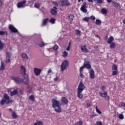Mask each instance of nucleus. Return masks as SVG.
I'll return each mask as SVG.
<instances>
[{
	"mask_svg": "<svg viewBox=\"0 0 125 125\" xmlns=\"http://www.w3.org/2000/svg\"><path fill=\"white\" fill-rule=\"evenodd\" d=\"M6 63H9V62H10V59H8L6 61Z\"/></svg>",
	"mask_w": 125,
	"mask_h": 125,
	"instance_id": "bf43d9fd",
	"label": "nucleus"
},
{
	"mask_svg": "<svg viewBox=\"0 0 125 125\" xmlns=\"http://www.w3.org/2000/svg\"><path fill=\"white\" fill-rule=\"evenodd\" d=\"M54 81L55 82H57V81H58V78L57 77H56V78H55L54 79Z\"/></svg>",
	"mask_w": 125,
	"mask_h": 125,
	"instance_id": "0e129e2a",
	"label": "nucleus"
},
{
	"mask_svg": "<svg viewBox=\"0 0 125 125\" xmlns=\"http://www.w3.org/2000/svg\"><path fill=\"white\" fill-rule=\"evenodd\" d=\"M21 73H22L24 76V81H25V83H26V84H28V83H29V77H28V75L26 74V68H25V66L21 65Z\"/></svg>",
	"mask_w": 125,
	"mask_h": 125,
	"instance_id": "7ed1b4c3",
	"label": "nucleus"
},
{
	"mask_svg": "<svg viewBox=\"0 0 125 125\" xmlns=\"http://www.w3.org/2000/svg\"><path fill=\"white\" fill-rule=\"evenodd\" d=\"M52 4L53 5H55V6H58V3H57V2H56V1H53Z\"/></svg>",
	"mask_w": 125,
	"mask_h": 125,
	"instance_id": "de8ad7c7",
	"label": "nucleus"
},
{
	"mask_svg": "<svg viewBox=\"0 0 125 125\" xmlns=\"http://www.w3.org/2000/svg\"><path fill=\"white\" fill-rule=\"evenodd\" d=\"M40 4L39 3H36L35 4H34V7H35L36 8H40Z\"/></svg>",
	"mask_w": 125,
	"mask_h": 125,
	"instance_id": "4c0bfd02",
	"label": "nucleus"
},
{
	"mask_svg": "<svg viewBox=\"0 0 125 125\" xmlns=\"http://www.w3.org/2000/svg\"><path fill=\"white\" fill-rule=\"evenodd\" d=\"M75 33L77 36H80V35H81V31H80L79 30H76Z\"/></svg>",
	"mask_w": 125,
	"mask_h": 125,
	"instance_id": "79ce46f5",
	"label": "nucleus"
},
{
	"mask_svg": "<svg viewBox=\"0 0 125 125\" xmlns=\"http://www.w3.org/2000/svg\"><path fill=\"white\" fill-rule=\"evenodd\" d=\"M87 6H86V2H83V4L81 5L80 8L81 11H82L83 13H86L87 12Z\"/></svg>",
	"mask_w": 125,
	"mask_h": 125,
	"instance_id": "6e6552de",
	"label": "nucleus"
},
{
	"mask_svg": "<svg viewBox=\"0 0 125 125\" xmlns=\"http://www.w3.org/2000/svg\"><path fill=\"white\" fill-rule=\"evenodd\" d=\"M27 2V0H23V1H20L17 4V6L18 8H24L26 5V3Z\"/></svg>",
	"mask_w": 125,
	"mask_h": 125,
	"instance_id": "423d86ee",
	"label": "nucleus"
},
{
	"mask_svg": "<svg viewBox=\"0 0 125 125\" xmlns=\"http://www.w3.org/2000/svg\"><path fill=\"white\" fill-rule=\"evenodd\" d=\"M50 13L52 15H56L57 14V8L54 7L51 10Z\"/></svg>",
	"mask_w": 125,
	"mask_h": 125,
	"instance_id": "ddd939ff",
	"label": "nucleus"
},
{
	"mask_svg": "<svg viewBox=\"0 0 125 125\" xmlns=\"http://www.w3.org/2000/svg\"><path fill=\"white\" fill-rule=\"evenodd\" d=\"M89 2H93V0H87Z\"/></svg>",
	"mask_w": 125,
	"mask_h": 125,
	"instance_id": "338daca9",
	"label": "nucleus"
},
{
	"mask_svg": "<svg viewBox=\"0 0 125 125\" xmlns=\"http://www.w3.org/2000/svg\"><path fill=\"white\" fill-rule=\"evenodd\" d=\"M90 106H91V104H90V103H88V104H87V107H90Z\"/></svg>",
	"mask_w": 125,
	"mask_h": 125,
	"instance_id": "052dcab7",
	"label": "nucleus"
},
{
	"mask_svg": "<svg viewBox=\"0 0 125 125\" xmlns=\"http://www.w3.org/2000/svg\"><path fill=\"white\" fill-rule=\"evenodd\" d=\"M101 88L102 89H105L106 88V87H105V86L104 85H102Z\"/></svg>",
	"mask_w": 125,
	"mask_h": 125,
	"instance_id": "13d9d810",
	"label": "nucleus"
},
{
	"mask_svg": "<svg viewBox=\"0 0 125 125\" xmlns=\"http://www.w3.org/2000/svg\"><path fill=\"white\" fill-rule=\"evenodd\" d=\"M106 1L108 3H110V2H112V0H106Z\"/></svg>",
	"mask_w": 125,
	"mask_h": 125,
	"instance_id": "680f3d73",
	"label": "nucleus"
},
{
	"mask_svg": "<svg viewBox=\"0 0 125 125\" xmlns=\"http://www.w3.org/2000/svg\"><path fill=\"white\" fill-rule=\"evenodd\" d=\"M96 125H102V122L101 121H97L96 123Z\"/></svg>",
	"mask_w": 125,
	"mask_h": 125,
	"instance_id": "3c124183",
	"label": "nucleus"
},
{
	"mask_svg": "<svg viewBox=\"0 0 125 125\" xmlns=\"http://www.w3.org/2000/svg\"><path fill=\"white\" fill-rule=\"evenodd\" d=\"M12 117L13 119H17V118L18 117V116L17 115V114L16 113V112H15V111H13L12 112Z\"/></svg>",
	"mask_w": 125,
	"mask_h": 125,
	"instance_id": "393cba45",
	"label": "nucleus"
},
{
	"mask_svg": "<svg viewBox=\"0 0 125 125\" xmlns=\"http://www.w3.org/2000/svg\"><path fill=\"white\" fill-rule=\"evenodd\" d=\"M52 107L55 108V111L57 113H61L62 109L59 105V102L55 100L54 99H52Z\"/></svg>",
	"mask_w": 125,
	"mask_h": 125,
	"instance_id": "f257e3e1",
	"label": "nucleus"
},
{
	"mask_svg": "<svg viewBox=\"0 0 125 125\" xmlns=\"http://www.w3.org/2000/svg\"><path fill=\"white\" fill-rule=\"evenodd\" d=\"M74 15L70 14L68 16V19L69 20L70 23L73 22V19H74Z\"/></svg>",
	"mask_w": 125,
	"mask_h": 125,
	"instance_id": "412c9836",
	"label": "nucleus"
},
{
	"mask_svg": "<svg viewBox=\"0 0 125 125\" xmlns=\"http://www.w3.org/2000/svg\"><path fill=\"white\" fill-rule=\"evenodd\" d=\"M69 66V62L67 60H64L62 62L61 65V69L62 72L65 71Z\"/></svg>",
	"mask_w": 125,
	"mask_h": 125,
	"instance_id": "20e7f679",
	"label": "nucleus"
},
{
	"mask_svg": "<svg viewBox=\"0 0 125 125\" xmlns=\"http://www.w3.org/2000/svg\"><path fill=\"white\" fill-rule=\"evenodd\" d=\"M89 74L90 79H93L94 77H95V73L94 72V70L92 68L90 69L89 71Z\"/></svg>",
	"mask_w": 125,
	"mask_h": 125,
	"instance_id": "9b49d317",
	"label": "nucleus"
},
{
	"mask_svg": "<svg viewBox=\"0 0 125 125\" xmlns=\"http://www.w3.org/2000/svg\"><path fill=\"white\" fill-rule=\"evenodd\" d=\"M4 46V43L1 42V41L0 40V50H1L3 47Z\"/></svg>",
	"mask_w": 125,
	"mask_h": 125,
	"instance_id": "473e14b6",
	"label": "nucleus"
},
{
	"mask_svg": "<svg viewBox=\"0 0 125 125\" xmlns=\"http://www.w3.org/2000/svg\"><path fill=\"white\" fill-rule=\"evenodd\" d=\"M94 1H95L97 4H100L103 3V0H94Z\"/></svg>",
	"mask_w": 125,
	"mask_h": 125,
	"instance_id": "2f4dec72",
	"label": "nucleus"
},
{
	"mask_svg": "<svg viewBox=\"0 0 125 125\" xmlns=\"http://www.w3.org/2000/svg\"><path fill=\"white\" fill-rule=\"evenodd\" d=\"M2 5V1L1 0H0V7Z\"/></svg>",
	"mask_w": 125,
	"mask_h": 125,
	"instance_id": "e2e57ef3",
	"label": "nucleus"
},
{
	"mask_svg": "<svg viewBox=\"0 0 125 125\" xmlns=\"http://www.w3.org/2000/svg\"><path fill=\"white\" fill-rule=\"evenodd\" d=\"M12 100L9 99V96L7 94H4L3 98L0 101L1 105H4V103L6 104H9V103H12Z\"/></svg>",
	"mask_w": 125,
	"mask_h": 125,
	"instance_id": "f03ea898",
	"label": "nucleus"
},
{
	"mask_svg": "<svg viewBox=\"0 0 125 125\" xmlns=\"http://www.w3.org/2000/svg\"><path fill=\"white\" fill-rule=\"evenodd\" d=\"M37 125H43V123H42V121H39L37 122Z\"/></svg>",
	"mask_w": 125,
	"mask_h": 125,
	"instance_id": "603ef678",
	"label": "nucleus"
},
{
	"mask_svg": "<svg viewBox=\"0 0 125 125\" xmlns=\"http://www.w3.org/2000/svg\"><path fill=\"white\" fill-rule=\"evenodd\" d=\"M83 69H84V66H81L80 68V72H83Z\"/></svg>",
	"mask_w": 125,
	"mask_h": 125,
	"instance_id": "09e8293b",
	"label": "nucleus"
},
{
	"mask_svg": "<svg viewBox=\"0 0 125 125\" xmlns=\"http://www.w3.org/2000/svg\"><path fill=\"white\" fill-rule=\"evenodd\" d=\"M96 25H101V21L98 19L96 20V22H95Z\"/></svg>",
	"mask_w": 125,
	"mask_h": 125,
	"instance_id": "72a5a7b5",
	"label": "nucleus"
},
{
	"mask_svg": "<svg viewBox=\"0 0 125 125\" xmlns=\"http://www.w3.org/2000/svg\"><path fill=\"white\" fill-rule=\"evenodd\" d=\"M7 58H10L11 56V53L8 52L6 54Z\"/></svg>",
	"mask_w": 125,
	"mask_h": 125,
	"instance_id": "37998d69",
	"label": "nucleus"
},
{
	"mask_svg": "<svg viewBox=\"0 0 125 125\" xmlns=\"http://www.w3.org/2000/svg\"><path fill=\"white\" fill-rule=\"evenodd\" d=\"M29 99H30L31 101H34V100H35V97L34 95H32L29 97Z\"/></svg>",
	"mask_w": 125,
	"mask_h": 125,
	"instance_id": "c03bdc74",
	"label": "nucleus"
},
{
	"mask_svg": "<svg viewBox=\"0 0 125 125\" xmlns=\"http://www.w3.org/2000/svg\"><path fill=\"white\" fill-rule=\"evenodd\" d=\"M95 37H96V38H98V39H99V40H100V37H99V36H98V35H95Z\"/></svg>",
	"mask_w": 125,
	"mask_h": 125,
	"instance_id": "774afa93",
	"label": "nucleus"
},
{
	"mask_svg": "<svg viewBox=\"0 0 125 125\" xmlns=\"http://www.w3.org/2000/svg\"><path fill=\"white\" fill-rule=\"evenodd\" d=\"M48 21V18L44 19L42 23V26H45Z\"/></svg>",
	"mask_w": 125,
	"mask_h": 125,
	"instance_id": "c85d7f7f",
	"label": "nucleus"
},
{
	"mask_svg": "<svg viewBox=\"0 0 125 125\" xmlns=\"http://www.w3.org/2000/svg\"><path fill=\"white\" fill-rule=\"evenodd\" d=\"M81 93H82V92L77 91V96L78 98H79V99H83V96Z\"/></svg>",
	"mask_w": 125,
	"mask_h": 125,
	"instance_id": "4be33fe9",
	"label": "nucleus"
},
{
	"mask_svg": "<svg viewBox=\"0 0 125 125\" xmlns=\"http://www.w3.org/2000/svg\"><path fill=\"white\" fill-rule=\"evenodd\" d=\"M100 95L102 97H104L106 99L107 101L110 100V97L108 96V92L105 90H103L100 93Z\"/></svg>",
	"mask_w": 125,
	"mask_h": 125,
	"instance_id": "39448f33",
	"label": "nucleus"
},
{
	"mask_svg": "<svg viewBox=\"0 0 125 125\" xmlns=\"http://www.w3.org/2000/svg\"><path fill=\"white\" fill-rule=\"evenodd\" d=\"M112 75L113 76H117V75H118V71L117 70L112 71Z\"/></svg>",
	"mask_w": 125,
	"mask_h": 125,
	"instance_id": "58836bf2",
	"label": "nucleus"
},
{
	"mask_svg": "<svg viewBox=\"0 0 125 125\" xmlns=\"http://www.w3.org/2000/svg\"><path fill=\"white\" fill-rule=\"evenodd\" d=\"M112 68V70H114V71H118V66H117L116 64H113Z\"/></svg>",
	"mask_w": 125,
	"mask_h": 125,
	"instance_id": "c756f323",
	"label": "nucleus"
},
{
	"mask_svg": "<svg viewBox=\"0 0 125 125\" xmlns=\"http://www.w3.org/2000/svg\"><path fill=\"white\" fill-rule=\"evenodd\" d=\"M70 49H71V42H69L68 45L66 48V50H67V51H70Z\"/></svg>",
	"mask_w": 125,
	"mask_h": 125,
	"instance_id": "7c9ffc66",
	"label": "nucleus"
},
{
	"mask_svg": "<svg viewBox=\"0 0 125 125\" xmlns=\"http://www.w3.org/2000/svg\"><path fill=\"white\" fill-rule=\"evenodd\" d=\"M83 21H85V22H88V21H89V18L85 17L83 18Z\"/></svg>",
	"mask_w": 125,
	"mask_h": 125,
	"instance_id": "ea45409f",
	"label": "nucleus"
},
{
	"mask_svg": "<svg viewBox=\"0 0 125 125\" xmlns=\"http://www.w3.org/2000/svg\"><path fill=\"white\" fill-rule=\"evenodd\" d=\"M34 72L36 76H40L41 73H42V69L38 68H34Z\"/></svg>",
	"mask_w": 125,
	"mask_h": 125,
	"instance_id": "9d476101",
	"label": "nucleus"
},
{
	"mask_svg": "<svg viewBox=\"0 0 125 125\" xmlns=\"http://www.w3.org/2000/svg\"><path fill=\"white\" fill-rule=\"evenodd\" d=\"M39 46L40 47H43V46H44V42H42L41 43L39 44Z\"/></svg>",
	"mask_w": 125,
	"mask_h": 125,
	"instance_id": "a18cd8bd",
	"label": "nucleus"
},
{
	"mask_svg": "<svg viewBox=\"0 0 125 125\" xmlns=\"http://www.w3.org/2000/svg\"><path fill=\"white\" fill-rule=\"evenodd\" d=\"M109 44H110L109 47L111 49H113L115 48V47H116V44L114 42H112L111 43H110Z\"/></svg>",
	"mask_w": 125,
	"mask_h": 125,
	"instance_id": "a878e982",
	"label": "nucleus"
},
{
	"mask_svg": "<svg viewBox=\"0 0 125 125\" xmlns=\"http://www.w3.org/2000/svg\"><path fill=\"white\" fill-rule=\"evenodd\" d=\"M118 117L119 118L120 120H124V114H120L118 115Z\"/></svg>",
	"mask_w": 125,
	"mask_h": 125,
	"instance_id": "c9c22d12",
	"label": "nucleus"
},
{
	"mask_svg": "<svg viewBox=\"0 0 125 125\" xmlns=\"http://www.w3.org/2000/svg\"><path fill=\"white\" fill-rule=\"evenodd\" d=\"M96 111L98 114H102L101 111L98 109V107H97V106H96Z\"/></svg>",
	"mask_w": 125,
	"mask_h": 125,
	"instance_id": "a19ab883",
	"label": "nucleus"
},
{
	"mask_svg": "<svg viewBox=\"0 0 125 125\" xmlns=\"http://www.w3.org/2000/svg\"><path fill=\"white\" fill-rule=\"evenodd\" d=\"M47 50L48 51H49V52H51V51H52V48H48V49H47Z\"/></svg>",
	"mask_w": 125,
	"mask_h": 125,
	"instance_id": "6e6d98bb",
	"label": "nucleus"
},
{
	"mask_svg": "<svg viewBox=\"0 0 125 125\" xmlns=\"http://www.w3.org/2000/svg\"><path fill=\"white\" fill-rule=\"evenodd\" d=\"M12 80L13 81H14V82L16 83H21L24 82V80L22 78H20L18 77H12Z\"/></svg>",
	"mask_w": 125,
	"mask_h": 125,
	"instance_id": "0eeeda50",
	"label": "nucleus"
},
{
	"mask_svg": "<svg viewBox=\"0 0 125 125\" xmlns=\"http://www.w3.org/2000/svg\"><path fill=\"white\" fill-rule=\"evenodd\" d=\"M85 89V86H84V84H83V82H80L77 88V91L83 92V91Z\"/></svg>",
	"mask_w": 125,
	"mask_h": 125,
	"instance_id": "1a4fd4ad",
	"label": "nucleus"
},
{
	"mask_svg": "<svg viewBox=\"0 0 125 125\" xmlns=\"http://www.w3.org/2000/svg\"><path fill=\"white\" fill-rule=\"evenodd\" d=\"M120 105H121V107H125V103H123V102L121 103Z\"/></svg>",
	"mask_w": 125,
	"mask_h": 125,
	"instance_id": "864d4df0",
	"label": "nucleus"
},
{
	"mask_svg": "<svg viewBox=\"0 0 125 125\" xmlns=\"http://www.w3.org/2000/svg\"><path fill=\"white\" fill-rule=\"evenodd\" d=\"M12 89H13L12 88L7 89L8 92H11V90H12Z\"/></svg>",
	"mask_w": 125,
	"mask_h": 125,
	"instance_id": "4d7b16f0",
	"label": "nucleus"
},
{
	"mask_svg": "<svg viewBox=\"0 0 125 125\" xmlns=\"http://www.w3.org/2000/svg\"><path fill=\"white\" fill-rule=\"evenodd\" d=\"M3 35H5V36H8V33H7V31H0V36H3Z\"/></svg>",
	"mask_w": 125,
	"mask_h": 125,
	"instance_id": "bb28decb",
	"label": "nucleus"
},
{
	"mask_svg": "<svg viewBox=\"0 0 125 125\" xmlns=\"http://www.w3.org/2000/svg\"><path fill=\"white\" fill-rule=\"evenodd\" d=\"M53 48L54 50H58V48H59L58 45H55Z\"/></svg>",
	"mask_w": 125,
	"mask_h": 125,
	"instance_id": "49530a36",
	"label": "nucleus"
},
{
	"mask_svg": "<svg viewBox=\"0 0 125 125\" xmlns=\"http://www.w3.org/2000/svg\"><path fill=\"white\" fill-rule=\"evenodd\" d=\"M0 70L1 71H3L4 70V63L2 62V60L1 59V65L0 67Z\"/></svg>",
	"mask_w": 125,
	"mask_h": 125,
	"instance_id": "b1692460",
	"label": "nucleus"
},
{
	"mask_svg": "<svg viewBox=\"0 0 125 125\" xmlns=\"http://www.w3.org/2000/svg\"><path fill=\"white\" fill-rule=\"evenodd\" d=\"M113 41H114V37H113V36H110L108 38L107 42V43H111Z\"/></svg>",
	"mask_w": 125,
	"mask_h": 125,
	"instance_id": "5701e85b",
	"label": "nucleus"
},
{
	"mask_svg": "<svg viewBox=\"0 0 125 125\" xmlns=\"http://www.w3.org/2000/svg\"><path fill=\"white\" fill-rule=\"evenodd\" d=\"M67 56H68V52H67L66 51H64L63 53L62 57L65 58L67 57Z\"/></svg>",
	"mask_w": 125,
	"mask_h": 125,
	"instance_id": "e433bc0d",
	"label": "nucleus"
},
{
	"mask_svg": "<svg viewBox=\"0 0 125 125\" xmlns=\"http://www.w3.org/2000/svg\"><path fill=\"white\" fill-rule=\"evenodd\" d=\"M50 73H51V69H49L48 70V74H49Z\"/></svg>",
	"mask_w": 125,
	"mask_h": 125,
	"instance_id": "69168bd1",
	"label": "nucleus"
},
{
	"mask_svg": "<svg viewBox=\"0 0 125 125\" xmlns=\"http://www.w3.org/2000/svg\"><path fill=\"white\" fill-rule=\"evenodd\" d=\"M62 102L63 104H64V105H67V104H68V99H67V98L65 97H63L62 98Z\"/></svg>",
	"mask_w": 125,
	"mask_h": 125,
	"instance_id": "dca6fc26",
	"label": "nucleus"
},
{
	"mask_svg": "<svg viewBox=\"0 0 125 125\" xmlns=\"http://www.w3.org/2000/svg\"><path fill=\"white\" fill-rule=\"evenodd\" d=\"M112 5L115 6V7H117V8H118L119 9L121 8V4L116 1L112 2Z\"/></svg>",
	"mask_w": 125,
	"mask_h": 125,
	"instance_id": "a211bd4d",
	"label": "nucleus"
},
{
	"mask_svg": "<svg viewBox=\"0 0 125 125\" xmlns=\"http://www.w3.org/2000/svg\"><path fill=\"white\" fill-rule=\"evenodd\" d=\"M90 19L91 20H95V17L92 16L90 17Z\"/></svg>",
	"mask_w": 125,
	"mask_h": 125,
	"instance_id": "5fc2aeb1",
	"label": "nucleus"
},
{
	"mask_svg": "<svg viewBox=\"0 0 125 125\" xmlns=\"http://www.w3.org/2000/svg\"><path fill=\"white\" fill-rule=\"evenodd\" d=\"M21 57L22 58V59L24 61H26V60H28L29 59V57H28V55L24 53H22L21 55Z\"/></svg>",
	"mask_w": 125,
	"mask_h": 125,
	"instance_id": "2eb2a0df",
	"label": "nucleus"
},
{
	"mask_svg": "<svg viewBox=\"0 0 125 125\" xmlns=\"http://www.w3.org/2000/svg\"><path fill=\"white\" fill-rule=\"evenodd\" d=\"M81 51L82 52L84 53H86V52H88V49L86 48V45H84L81 46Z\"/></svg>",
	"mask_w": 125,
	"mask_h": 125,
	"instance_id": "4468645a",
	"label": "nucleus"
},
{
	"mask_svg": "<svg viewBox=\"0 0 125 125\" xmlns=\"http://www.w3.org/2000/svg\"><path fill=\"white\" fill-rule=\"evenodd\" d=\"M56 20L54 18H52L50 20L49 22L51 24H54L55 23Z\"/></svg>",
	"mask_w": 125,
	"mask_h": 125,
	"instance_id": "f704fd0d",
	"label": "nucleus"
},
{
	"mask_svg": "<svg viewBox=\"0 0 125 125\" xmlns=\"http://www.w3.org/2000/svg\"><path fill=\"white\" fill-rule=\"evenodd\" d=\"M84 66L85 67V68H86V69H88V70H89V69H91V65H90V64H89V62H84Z\"/></svg>",
	"mask_w": 125,
	"mask_h": 125,
	"instance_id": "6ab92c4d",
	"label": "nucleus"
},
{
	"mask_svg": "<svg viewBox=\"0 0 125 125\" xmlns=\"http://www.w3.org/2000/svg\"><path fill=\"white\" fill-rule=\"evenodd\" d=\"M101 13L104 15L107 14V9L104 8H102L101 10Z\"/></svg>",
	"mask_w": 125,
	"mask_h": 125,
	"instance_id": "cd10ccee",
	"label": "nucleus"
},
{
	"mask_svg": "<svg viewBox=\"0 0 125 125\" xmlns=\"http://www.w3.org/2000/svg\"><path fill=\"white\" fill-rule=\"evenodd\" d=\"M80 76L81 78H84V75H83V72H80Z\"/></svg>",
	"mask_w": 125,
	"mask_h": 125,
	"instance_id": "8fccbe9b",
	"label": "nucleus"
},
{
	"mask_svg": "<svg viewBox=\"0 0 125 125\" xmlns=\"http://www.w3.org/2000/svg\"><path fill=\"white\" fill-rule=\"evenodd\" d=\"M61 5L62 6H64V5L69 6V5H71V3H70V2L68 1V0H62V1Z\"/></svg>",
	"mask_w": 125,
	"mask_h": 125,
	"instance_id": "f3484780",
	"label": "nucleus"
},
{
	"mask_svg": "<svg viewBox=\"0 0 125 125\" xmlns=\"http://www.w3.org/2000/svg\"><path fill=\"white\" fill-rule=\"evenodd\" d=\"M9 29L10 30V31H11V32H12V33H17V32H18L17 29L11 24L9 25Z\"/></svg>",
	"mask_w": 125,
	"mask_h": 125,
	"instance_id": "f8f14e48",
	"label": "nucleus"
},
{
	"mask_svg": "<svg viewBox=\"0 0 125 125\" xmlns=\"http://www.w3.org/2000/svg\"><path fill=\"white\" fill-rule=\"evenodd\" d=\"M16 94H18V90H14L10 92L11 96H14V95H16Z\"/></svg>",
	"mask_w": 125,
	"mask_h": 125,
	"instance_id": "aec40b11",
	"label": "nucleus"
}]
</instances>
